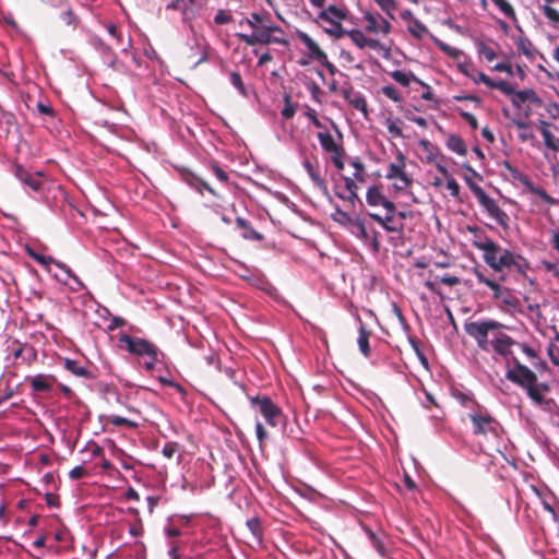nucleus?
Returning <instances> with one entry per match:
<instances>
[{
  "mask_svg": "<svg viewBox=\"0 0 559 559\" xmlns=\"http://www.w3.org/2000/svg\"><path fill=\"white\" fill-rule=\"evenodd\" d=\"M298 39L306 46L308 49V56L312 60L320 61L321 59H325V52L319 47V45L305 32L297 31L296 33Z\"/></svg>",
  "mask_w": 559,
  "mask_h": 559,
  "instance_id": "6ab92c4d",
  "label": "nucleus"
},
{
  "mask_svg": "<svg viewBox=\"0 0 559 559\" xmlns=\"http://www.w3.org/2000/svg\"><path fill=\"white\" fill-rule=\"evenodd\" d=\"M357 320L359 322V329H358V340L357 344L359 347L360 353L364 355V357L368 358L371 354L370 345H369V338L371 336V331L367 330L365 324L362 323L361 319L357 317Z\"/></svg>",
  "mask_w": 559,
  "mask_h": 559,
  "instance_id": "bb28decb",
  "label": "nucleus"
},
{
  "mask_svg": "<svg viewBox=\"0 0 559 559\" xmlns=\"http://www.w3.org/2000/svg\"><path fill=\"white\" fill-rule=\"evenodd\" d=\"M543 12L545 16L555 25H559V11L550 5H544Z\"/></svg>",
  "mask_w": 559,
  "mask_h": 559,
  "instance_id": "3c124183",
  "label": "nucleus"
},
{
  "mask_svg": "<svg viewBox=\"0 0 559 559\" xmlns=\"http://www.w3.org/2000/svg\"><path fill=\"white\" fill-rule=\"evenodd\" d=\"M236 225L238 228L242 230L241 237L246 240H255V241H262L264 239V236L257 231L250 224L249 221L237 217L236 218Z\"/></svg>",
  "mask_w": 559,
  "mask_h": 559,
  "instance_id": "a878e982",
  "label": "nucleus"
},
{
  "mask_svg": "<svg viewBox=\"0 0 559 559\" xmlns=\"http://www.w3.org/2000/svg\"><path fill=\"white\" fill-rule=\"evenodd\" d=\"M473 274L475 275V277L479 284H484L489 289H491L492 297L495 299H501L504 289L502 288V286L500 285V283L498 281L487 277L485 274V271L480 270L479 267H474Z\"/></svg>",
  "mask_w": 559,
  "mask_h": 559,
  "instance_id": "412c9836",
  "label": "nucleus"
},
{
  "mask_svg": "<svg viewBox=\"0 0 559 559\" xmlns=\"http://www.w3.org/2000/svg\"><path fill=\"white\" fill-rule=\"evenodd\" d=\"M406 157L402 152H397L395 162L389 164L385 178L389 180H402L404 187H411L413 179L406 174Z\"/></svg>",
  "mask_w": 559,
  "mask_h": 559,
  "instance_id": "9b49d317",
  "label": "nucleus"
},
{
  "mask_svg": "<svg viewBox=\"0 0 559 559\" xmlns=\"http://www.w3.org/2000/svg\"><path fill=\"white\" fill-rule=\"evenodd\" d=\"M509 87L512 90V92L507 95L511 96V103L515 108L520 109L521 106L526 102H528L533 105H536V106H542L543 100L536 94V92L534 90L526 88V90L516 92L515 88L511 84H509Z\"/></svg>",
  "mask_w": 559,
  "mask_h": 559,
  "instance_id": "ddd939ff",
  "label": "nucleus"
},
{
  "mask_svg": "<svg viewBox=\"0 0 559 559\" xmlns=\"http://www.w3.org/2000/svg\"><path fill=\"white\" fill-rule=\"evenodd\" d=\"M386 215L384 217L380 216L376 213H369V216L377 223H379L386 231L395 233L399 231L401 228L393 225L394 216L396 214V207L393 203L392 211L385 210Z\"/></svg>",
  "mask_w": 559,
  "mask_h": 559,
  "instance_id": "393cba45",
  "label": "nucleus"
},
{
  "mask_svg": "<svg viewBox=\"0 0 559 559\" xmlns=\"http://www.w3.org/2000/svg\"><path fill=\"white\" fill-rule=\"evenodd\" d=\"M350 165L354 168L353 177L360 183L365 182L367 179V174L364 163L356 158L350 162Z\"/></svg>",
  "mask_w": 559,
  "mask_h": 559,
  "instance_id": "a19ab883",
  "label": "nucleus"
},
{
  "mask_svg": "<svg viewBox=\"0 0 559 559\" xmlns=\"http://www.w3.org/2000/svg\"><path fill=\"white\" fill-rule=\"evenodd\" d=\"M87 475L86 469L82 465H78L69 472V477L72 480H79Z\"/></svg>",
  "mask_w": 559,
  "mask_h": 559,
  "instance_id": "5fc2aeb1",
  "label": "nucleus"
},
{
  "mask_svg": "<svg viewBox=\"0 0 559 559\" xmlns=\"http://www.w3.org/2000/svg\"><path fill=\"white\" fill-rule=\"evenodd\" d=\"M503 328L502 323L495 320L471 321L464 324L466 334L475 340L481 350L493 353L495 357H500L506 361V378L525 390L534 405L550 412L554 400L545 397V393L550 391V386L546 382H539L537 374L523 365L515 353L520 350L525 354L536 368L544 366L545 362L533 347L513 340L502 331Z\"/></svg>",
  "mask_w": 559,
  "mask_h": 559,
  "instance_id": "f257e3e1",
  "label": "nucleus"
},
{
  "mask_svg": "<svg viewBox=\"0 0 559 559\" xmlns=\"http://www.w3.org/2000/svg\"><path fill=\"white\" fill-rule=\"evenodd\" d=\"M284 108L281 114L285 119H290L294 117L296 112V105L292 102V97L289 94H285L284 96Z\"/></svg>",
  "mask_w": 559,
  "mask_h": 559,
  "instance_id": "a18cd8bd",
  "label": "nucleus"
},
{
  "mask_svg": "<svg viewBox=\"0 0 559 559\" xmlns=\"http://www.w3.org/2000/svg\"><path fill=\"white\" fill-rule=\"evenodd\" d=\"M63 367L66 370L71 372L72 374L84 378V379H94L95 374L84 366L80 365L79 361L66 358L63 361Z\"/></svg>",
  "mask_w": 559,
  "mask_h": 559,
  "instance_id": "cd10ccee",
  "label": "nucleus"
},
{
  "mask_svg": "<svg viewBox=\"0 0 559 559\" xmlns=\"http://www.w3.org/2000/svg\"><path fill=\"white\" fill-rule=\"evenodd\" d=\"M338 35L349 37L350 40L360 49L366 47L367 36L360 29H345L344 27L337 28Z\"/></svg>",
  "mask_w": 559,
  "mask_h": 559,
  "instance_id": "c756f323",
  "label": "nucleus"
},
{
  "mask_svg": "<svg viewBox=\"0 0 559 559\" xmlns=\"http://www.w3.org/2000/svg\"><path fill=\"white\" fill-rule=\"evenodd\" d=\"M476 199L487 214L493 218L500 226L508 227L509 216L500 209L496 200L490 198L484 189H476Z\"/></svg>",
  "mask_w": 559,
  "mask_h": 559,
  "instance_id": "423d86ee",
  "label": "nucleus"
},
{
  "mask_svg": "<svg viewBox=\"0 0 559 559\" xmlns=\"http://www.w3.org/2000/svg\"><path fill=\"white\" fill-rule=\"evenodd\" d=\"M493 70L495 71H498V72H507L508 74L512 75L513 74V71H512V67L510 63H507V62H499L497 63L495 67H493Z\"/></svg>",
  "mask_w": 559,
  "mask_h": 559,
  "instance_id": "69168bd1",
  "label": "nucleus"
},
{
  "mask_svg": "<svg viewBox=\"0 0 559 559\" xmlns=\"http://www.w3.org/2000/svg\"><path fill=\"white\" fill-rule=\"evenodd\" d=\"M345 189L347 192H357L358 191V185L357 180L353 177L343 176Z\"/></svg>",
  "mask_w": 559,
  "mask_h": 559,
  "instance_id": "e2e57ef3",
  "label": "nucleus"
},
{
  "mask_svg": "<svg viewBox=\"0 0 559 559\" xmlns=\"http://www.w3.org/2000/svg\"><path fill=\"white\" fill-rule=\"evenodd\" d=\"M491 2L510 20L515 21L516 14L513 7L507 0H491Z\"/></svg>",
  "mask_w": 559,
  "mask_h": 559,
  "instance_id": "79ce46f5",
  "label": "nucleus"
},
{
  "mask_svg": "<svg viewBox=\"0 0 559 559\" xmlns=\"http://www.w3.org/2000/svg\"><path fill=\"white\" fill-rule=\"evenodd\" d=\"M230 83L239 91L242 96H247L246 87L239 72L233 71L229 74Z\"/></svg>",
  "mask_w": 559,
  "mask_h": 559,
  "instance_id": "49530a36",
  "label": "nucleus"
},
{
  "mask_svg": "<svg viewBox=\"0 0 559 559\" xmlns=\"http://www.w3.org/2000/svg\"><path fill=\"white\" fill-rule=\"evenodd\" d=\"M166 10L179 11L183 22H191L197 17L194 5L189 0H173L166 5Z\"/></svg>",
  "mask_w": 559,
  "mask_h": 559,
  "instance_id": "a211bd4d",
  "label": "nucleus"
},
{
  "mask_svg": "<svg viewBox=\"0 0 559 559\" xmlns=\"http://www.w3.org/2000/svg\"><path fill=\"white\" fill-rule=\"evenodd\" d=\"M107 423L115 427L124 426L130 429H136L139 427L138 421L114 414L107 416Z\"/></svg>",
  "mask_w": 559,
  "mask_h": 559,
  "instance_id": "f704fd0d",
  "label": "nucleus"
},
{
  "mask_svg": "<svg viewBox=\"0 0 559 559\" xmlns=\"http://www.w3.org/2000/svg\"><path fill=\"white\" fill-rule=\"evenodd\" d=\"M478 52L489 62L497 58L496 51L485 43H480L478 47Z\"/></svg>",
  "mask_w": 559,
  "mask_h": 559,
  "instance_id": "603ef678",
  "label": "nucleus"
},
{
  "mask_svg": "<svg viewBox=\"0 0 559 559\" xmlns=\"http://www.w3.org/2000/svg\"><path fill=\"white\" fill-rule=\"evenodd\" d=\"M302 165H304V168L306 169L308 176L314 183V186L319 190H321L323 193L328 194V192H329L328 186H326L324 178L320 175L318 165L313 164L310 159H305Z\"/></svg>",
  "mask_w": 559,
  "mask_h": 559,
  "instance_id": "4be33fe9",
  "label": "nucleus"
},
{
  "mask_svg": "<svg viewBox=\"0 0 559 559\" xmlns=\"http://www.w3.org/2000/svg\"><path fill=\"white\" fill-rule=\"evenodd\" d=\"M29 255L37 262L39 263L41 266H44L46 269L47 272H51V269H50V265L51 264H55L58 269H60L61 271L64 272V274H67L68 277H71L73 278L76 283H79L81 285V282L79 280V277L71 271V269L69 266H67L64 263H61V262H58L56 261L52 257H49V255H44V254H39V253H36L34 251H29Z\"/></svg>",
  "mask_w": 559,
  "mask_h": 559,
  "instance_id": "4468645a",
  "label": "nucleus"
},
{
  "mask_svg": "<svg viewBox=\"0 0 559 559\" xmlns=\"http://www.w3.org/2000/svg\"><path fill=\"white\" fill-rule=\"evenodd\" d=\"M332 218L334 222L344 225V226H353V222H355V218H353L348 213L341 210L340 207H336L335 213L332 214Z\"/></svg>",
  "mask_w": 559,
  "mask_h": 559,
  "instance_id": "37998d69",
  "label": "nucleus"
},
{
  "mask_svg": "<svg viewBox=\"0 0 559 559\" xmlns=\"http://www.w3.org/2000/svg\"><path fill=\"white\" fill-rule=\"evenodd\" d=\"M341 94L350 106L361 111L365 118L368 117L369 112L367 100L360 92H357L352 86H349L347 88H343Z\"/></svg>",
  "mask_w": 559,
  "mask_h": 559,
  "instance_id": "2eb2a0df",
  "label": "nucleus"
},
{
  "mask_svg": "<svg viewBox=\"0 0 559 559\" xmlns=\"http://www.w3.org/2000/svg\"><path fill=\"white\" fill-rule=\"evenodd\" d=\"M457 67L461 73L473 80L476 84L484 83L490 88H497L501 91L503 94H509L512 92L508 82L503 80L493 81L484 72L478 71L471 62L460 63Z\"/></svg>",
  "mask_w": 559,
  "mask_h": 559,
  "instance_id": "39448f33",
  "label": "nucleus"
},
{
  "mask_svg": "<svg viewBox=\"0 0 559 559\" xmlns=\"http://www.w3.org/2000/svg\"><path fill=\"white\" fill-rule=\"evenodd\" d=\"M481 249L483 260L492 271L497 273L504 270L515 272L523 280H527L530 284H534V280L527 275L531 264L526 258L509 249H503L498 243H487Z\"/></svg>",
  "mask_w": 559,
  "mask_h": 559,
  "instance_id": "f03ea898",
  "label": "nucleus"
},
{
  "mask_svg": "<svg viewBox=\"0 0 559 559\" xmlns=\"http://www.w3.org/2000/svg\"><path fill=\"white\" fill-rule=\"evenodd\" d=\"M365 20L367 21V31L369 32L383 34H389L391 32L390 22L382 16L377 17L368 13L365 15Z\"/></svg>",
  "mask_w": 559,
  "mask_h": 559,
  "instance_id": "5701e85b",
  "label": "nucleus"
},
{
  "mask_svg": "<svg viewBox=\"0 0 559 559\" xmlns=\"http://www.w3.org/2000/svg\"><path fill=\"white\" fill-rule=\"evenodd\" d=\"M233 21V14L228 10H218L214 16V22L217 25H224Z\"/></svg>",
  "mask_w": 559,
  "mask_h": 559,
  "instance_id": "8fccbe9b",
  "label": "nucleus"
},
{
  "mask_svg": "<svg viewBox=\"0 0 559 559\" xmlns=\"http://www.w3.org/2000/svg\"><path fill=\"white\" fill-rule=\"evenodd\" d=\"M253 407H257L259 413L264 418L270 427H276L283 417V412L269 396L257 395L250 397Z\"/></svg>",
  "mask_w": 559,
  "mask_h": 559,
  "instance_id": "7ed1b4c3",
  "label": "nucleus"
},
{
  "mask_svg": "<svg viewBox=\"0 0 559 559\" xmlns=\"http://www.w3.org/2000/svg\"><path fill=\"white\" fill-rule=\"evenodd\" d=\"M255 40H257V44H264V45L281 44L284 46H288V44H289L288 40L285 38V33L280 35L275 32H267V33H265V35L262 38H255Z\"/></svg>",
  "mask_w": 559,
  "mask_h": 559,
  "instance_id": "72a5a7b5",
  "label": "nucleus"
},
{
  "mask_svg": "<svg viewBox=\"0 0 559 559\" xmlns=\"http://www.w3.org/2000/svg\"><path fill=\"white\" fill-rule=\"evenodd\" d=\"M473 274L475 275V277L479 284H484L489 289H491L492 297L495 299H501L504 289L502 288V286L500 285V283L498 281L487 277L485 274V271L480 270L479 267H474Z\"/></svg>",
  "mask_w": 559,
  "mask_h": 559,
  "instance_id": "aec40b11",
  "label": "nucleus"
},
{
  "mask_svg": "<svg viewBox=\"0 0 559 559\" xmlns=\"http://www.w3.org/2000/svg\"><path fill=\"white\" fill-rule=\"evenodd\" d=\"M318 17L330 24V27L325 28V33L335 38L344 37V35H338L337 28L343 27L340 21L346 19L345 11L336 8L335 5H329L319 13Z\"/></svg>",
  "mask_w": 559,
  "mask_h": 559,
  "instance_id": "1a4fd4ad",
  "label": "nucleus"
},
{
  "mask_svg": "<svg viewBox=\"0 0 559 559\" xmlns=\"http://www.w3.org/2000/svg\"><path fill=\"white\" fill-rule=\"evenodd\" d=\"M118 341L120 344H123L127 350L132 355L153 359L155 356H158L157 346L147 340L133 337L123 333L119 336Z\"/></svg>",
  "mask_w": 559,
  "mask_h": 559,
  "instance_id": "20e7f679",
  "label": "nucleus"
},
{
  "mask_svg": "<svg viewBox=\"0 0 559 559\" xmlns=\"http://www.w3.org/2000/svg\"><path fill=\"white\" fill-rule=\"evenodd\" d=\"M60 19L62 20V22H64V24L67 25H72V24H75L76 22V15L74 14V12L72 11V9L68 8L63 13H61L60 15Z\"/></svg>",
  "mask_w": 559,
  "mask_h": 559,
  "instance_id": "13d9d810",
  "label": "nucleus"
},
{
  "mask_svg": "<svg viewBox=\"0 0 559 559\" xmlns=\"http://www.w3.org/2000/svg\"><path fill=\"white\" fill-rule=\"evenodd\" d=\"M211 168H212V170H213L214 175L216 176V178H217L219 181H222V182H227V181H228V178H229V177H228V174H227L224 169H222V168L218 166V164H217V163H213V164L211 165Z\"/></svg>",
  "mask_w": 559,
  "mask_h": 559,
  "instance_id": "6e6d98bb",
  "label": "nucleus"
},
{
  "mask_svg": "<svg viewBox=\"0 0 559 559\" xmlns=\"http://www.w3.org/2000/svg\"><path fill=\"white\" fill-rule=\"evenodd\" d=\"M436 278L448 286H456L461 283V278L455 275L445 274L443 276H436Z\"/></svg>",
  "mask_w": 559,
  "mask_h": 559,
  "instance_id": "864d4df0",
  "label": "nucleus"
},
{
  "mask_svg": "<svg viewBox=\"0 0 559 559\" xmlns=\"http://www.w3.org/2000/svg\"><path fill=\"white\" fill-rule=\"evenodd\" d=\"M543 138L545 145L549 150L554 152H559V139L556 138L549 130H543Z\"/></svg>",
  "mask_w": 559,
  "mask_h": 559,
  "instance_id": "c03bdc74",
  "label": "nucleus"
},
{
  "mask_svg": "<svg viewBox=\"0 0 559 559\" xmlns=\"http://www.w3.org/2000/svg\"><path fill=\"white\" fill-rule=\"evenodd\" d=\"M366 201L370 206H383L385 210L392 211L393 202L386 199L382 193L380 186H371L366 194Z\"/></svg>",
  "mask_w": 559,
  "mask_h": 559,
  "instance_id": "f3484780",
  "label": "nucleus"
},
{
  "mask_svg": "<svg viewBox=\"0 0 559 559\" xmlns=\"http://www.w3.org/2000/svg\"><path fill=\"white\" fill-rule=\"evenodd\" d=\"M376 3L384 11L391 19H394L393 11L396 9L395 0H374Z\"/></svg>",
  "mask_w": 559,
  "mask_h": 559,
  "instance_id": "09e8293b",
  "label": "nucleus"
},
{
  "mask_svg": "<svg viewBox=\"0 0 559 559\" xmlns=\"http://www.w3.org/2000/svg\"><path fill=\"white\" fill-rule=\"evenodd\" d=\"M267 32H275L280 35L284 34V31L280 26L267 24L253 29L252 34L237 33L236 36L245 44L254 46L257 45L255 38H262Z\"/></svg>",
  "mask_w": 559,
  "mask_h": 559,
  "instance_id": "dca6fc26",
  "label": "nucleus"
},
{
  "mask_svg": "<svg viewBox=\"0 0 559 559\" xmlns=\"http://www.w3.org/2000/svg\"><path fill=\"white\" fill-rule=\"evenodd\" d=\"M355 230L353 233L366 242L372 250V252L378 253L380 250V233L374 228L368 229L365 221L360 217H356L355 222H353L352 226Z\"/></svg>",
  "mask_w": 559,
  "mask_h": 559,
  "instance_id": "6e6552de",
  "label": "nucleus"
},
{
  "mask_svg": "<svg viewBox=\"0 0 559 559\" xmlns=\"http://www.w3.org/2000/svg\"><path fill=\"white\" fill-rule=\"evenodd\" d=\"M468 417L473 425L474 435L486 437L489 433H491L493 436H497L498 423L491 415L469 414Z\"/></svg>",
  "mask_w": 559,
  "mask_h": 559,
  "instance_id": "9d476101",
  "label": "nucleus"
},
{
  "mask_svg": "<svg viewBox=\"0 0 559 559\" xmlns=\"http://www.w3.org/2000/svg\"><path fill=\"white\" fill-rule=\"evenodd\" d=\"M382 94L394 103H401L403 100L401 94L392 85H385L382 87Z\"/></svg>",
  "mask_w": 559,
  "mask_h": 559,
  "instance_id": "de8ad7c7",
  "label": "nucleus"
},
{
  "mask_svg": "<svg viewBox=\"0 0 559 559\" xmlns=\"http://www.w3.org/2000/svg\"><path fill=\"white\" fill-rule=\"evenodd\" d=\"M419 146L427 153V162L431 163L435 159V154L432 152L433 147L428 140H420Z\"/></svg>",
  "mask_w": 559,
  "mask_h": 559,
  "instance_id": "4d7b16f0",
  "label": "nucleus"
},
{
  "mask_svg": "<svg viewBox=\"0 0 559 559\" xmlns=\"http://www.w3.org/2000/svg\"><path fill=\"white\" fill-rule=\"evenodd\" d=\"M366 533L369 537V540L372 545V547L377 550V552L382 556V557H385L386 556V548H385V543H384V539L377 535L374 532H372L371 530H366Z\"/></svg>",
  "mask_w": 559,
  "mask_h": 559,
  "instance_id": "4c0bfd02",
  "label": "nucleus"
},
{
  "mask_svg": "<svg viewBox=\"0 0 559 559\" xmlns=\"http://www.w3.org/2000/svg\"><path fill=\"white\" fill-rule=\"evenodd\" d=\"M445 144L450 151L457 155L465 156L467 154V148L463 139L456 134H450Z\"/></svg>",
  "mask_w": 559,
  "mask_h": 559,
  "instance_id": "7c9ffc66",
  "label": "nucleus"
},
{
  "mask_svg": "<svg viewBox=\"0 0 559 559\" xmlns=\"http://www.w3.org/2000/svg\"><path fill=\"white\" fill-rule=\"evenodd\" d=\"M318 140L323 151L329 153L330 151L337 150L338 144L334 141L333 136L329 132H319Z\"/></svg>",
  "mask_w": 559,
  "mask_h": 559,
  "instance_id": "58836bf2",
  "label": "nucleus"
},
{
  "mask_svg": "<svg viewBox=\"0 0 559 559\" xmlns=\"http://www.w3.org/2000/svg\"><path fill=\"white\" fill-rule=\"evenodd\" d=\"M407 31L416 39H423L424 36L429 33L427 26L424 23H421L417 17L408 24Z\"/></svg>",
  "mask_w": 559,
  "mask_h": 559,
  "instance_id": "e433bc0d",
  "label": "nucleus"
},
{
  "mask_svg": "<svg viewBox=\"0 0 559 559\" xmlns=\"http://www.w3.org/2000/svg\"><path fill=\"white\" fill-rule=\"evenodd\" d=\"M502 167L508 171L513 180L521 182L531 193L536 194L549 204L554 203V199L543 188L536 187L527 175L512 166L510 162L504 160L502 163Z\"/></svg>",
  "mask_w": 559,
  "mask_h": 559,
  "instance_id": "0eeeda50",
  "label": "nucleus"
},
{
  "mask_svg": "<svg viewBox=\"0 0 559 559\" xmlns=\"http://www.w3.org/2000/svg\"><path fill=\"white\" fill-rule=\"evenodd\" d=\"M391 78L402 86H408L412 81H415L420 85H425V83L412 72L407 73L401 70H395L391 72Z\"/></svg>",
  "mask_w": 559,
  "mask_h": 559,
  "instance_id": "2f4dec72",
  "label": "nucleus"
},
{
  "mask_svg": "<svg viewBox=\"0 0 559 559\" xmlns=\"http://www.w3.org/2000/svg\"><path fill=\"white\" fill-rule=\"evenodd\" d=\"M255 433L260 444H262L269 438L267 431L259 420L255 423Z\"/></svg>",
  "mask_w": 559,
  "mask_h": 559,
  "instance_id": "bf43d9fd",
  "label": "nucleus"
},
{
  "mask_svg": "<svg viewBox=\"0 0 559 559\" xmlns=\"http://www.w3.org/2000/svg\"><path fill=\"white\" fill-rule=\"evenodd\" d=\"M270 19H269V15L266 14H260V13H251L249 17L245 19L243 21L240 22V24H243L246 23L247 25H249L252 29H255L258 28L259 26H262V25H267L270 24Z\"/></svg>",
  "mask_w": 559,
  "mask_h": 559,
  "instance_id": "c9c22d12",
  "label": "nucleus"
},
{
  "mask_svg": "<svg viewBox=\"0 0 559 559\" xmlns=\"http://www.w3.org/2000/svg\"><path fill=\"white\" fill-rule=\"evenodd\" d=\"M185 180L190 187L195 189L201 194H203V191L206 190L214 197H219L218 193L206 181L194 174H187L185 176Z\"/></svg>",
  "mask_w": 559,
  "mask_h": 559,
  "instance_id": "c85d7f7f",
  "label": "nucleus"
},
{
  "mask_svg": "<svg viewBox=\"0 0 559 559\" xmlns=\"http://www.w3.org/2000/svg\"><path fill=\"white\" fill-rule=\"evenodd\" d=\"M468 231L473 233L475 235V238L472 240L473 247L476 249L483 251V246H486L487 243H496L491 238H489L480 228L478 227H467Z\"/></svg>",
  "mask_w": 559,
  "mask_h": 559,
  "instance_id": "473e14b6",
  "label": "nucleus"
},
{
  "mask_svg": "<svg viewBox=\"0 0 559 559\" xmlns=\"http://www.w3.org/2000/svg\"><path fill=\"white\" fill-rule=\"evenodd\" d=\"M126 324V320L121 317H114L108 325V330L112 331L117 328L123 326Z\"/></svg>",
  "mask_w": 559,
  "mask_h": 559,
  "instance_id": "338daca9",
  "label": "nucleus"
},
{
  "mask_svg": "<svg viewBox=\"0 0 559 559\" xmlns=\"http://www.w3.org/2000/svg\"><path fill=\"white\" fill-rule=\"evenodd\" d=\"M178 451V444L176 442H167L163 448V454L167 459H171Z\"/></svg>",
  "mask_w": 559,
  "mask_h": 559,
  "instance_id": "0e129e2a",
  "label": "nucleus"
},
{
  "mask_svg": "<svg viewBox=\"0 0 559 559\" xmlns=\"http://www.w3.org/2000/svg\"><path fill=\"white\" fill-rule=\"evenodd\" d=\"M56 379L49 374H37L29 379L31 388L34 392H50Z\"/></svg>",
  "mask_w": 559,
  "mask_h": 559,
  "instance_id": "b1692460",
  "label": "nucleus"
},
{
  "mask_svg": "<svg viewBox=\"0 0 559 559\" xmlns=\"http://www.w3.org/2000/svg\"><path fill=\"white\" fill-rule=\"evenodd\" d=\"M246 525L250 531L251 535L253 536V538H255L258 542H261L263 537V532L260 519L257 516L248 519Z\"/></svg>",
  "mask_w": 559,
  "mask_h": 559,
  "instance_id": "ea45409f",
  "label": "nucleus"
},
{
  "mask_svg": "<svg viewBox=\"0 0 559 559\" xmlns=\"http://www.w3.org/2000/svg\"><path fill=\"white\" fill-rule=\"evenodd\" d=\"M460 116L469 124L473 130L478 128V121L473 114L467 111H460Z\"/></svg>",
  "mask_w": 559,
  "mask_h": 559,
  "instance_id": "680f3d73",
  "label": "nucleus"
},
{
  "mask_svg": "<svg viewBox=\"0 0 559 559\" xmlns=\"http://www.w3.org/2000/svg\"><path fill=\"white\" fill-rule=\"evenodd\" d=\"M14 175L23 185L29 187L35 192L39 191L45 182L43 173H31L19 164L14 166Z\"/></svg>",
  "mask_w": 559,
  "mask_h": 559,
  "instance_id": "f8f14e48",
  "label": "nucleus"
},
{
  "mask_svg": "<svg viewBox=\"0 0 559 559\" xmlns=\"http://www.w3.org/2000/svg\"><path fill=\"white\" fill-rule=\"evenodd\" d=\"M306 116L311 120V122L317 127V128H323V124L321 123V121L319 120L318 116H317V112L314 109H309L307 112H306Z\"/></svg>",
  "mask_w": 559,
  "mask_h": 559,
  "instance_id": "774afa93",
  "label": "nucleus"
},
{
  "mask_svg": "<svg viewBox=\"0 0 559 559\" xmlns=\"http://www.w3.org/2000/svg\"><path fill=\"white\" fill-rule=\"evenodd\" d=\"M447 188L451 192L452 197L457 198L460 194V186L453 177L447 179Z\"/></svg>",
  "mask_w": 559,
  "mask_h": 559,
  "instance_id": "052dcab7",
  "label": "nucleus"
}]
</instances>
